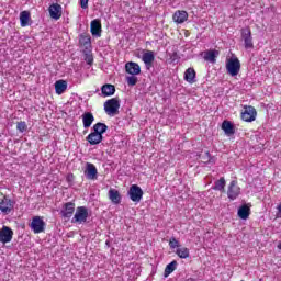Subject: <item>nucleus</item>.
I'll return each mask as SVG.
<instances>
[{
	"label": "nucleus",
	"instance_id": "obj_1",
	"mask_svg": "<svg viewBox=\"0 0 281 281\" xmlns=\"http://www.w3.org/2000/svg\"><path fill=\"white\" fill-rule=\"evenodd\" d=\"M89 218V209L87 206H78L71 218V223L75 225H85Z\"/></svg>",
	"mask_w": 281,
	"mask_h": 281
},
{
	"label": "nucleus",
	"instance_id": "obj_2",
	"mask_svg": "<svg viewBox=\"0 0 281 281\" xmlns=\"http://www.w3.org/2000/svg\"><path fill=\"white\" fill-rule=\"evenodd\" d=\"M226 71L228 76L235 77L240 74V60L238 57H231L226 60Z\"/></svg>",
	"mask_w": 281,
	"mask_h": 281
},
{
	"label": "nucleus",
	"instance_id": "obj_3",
	"mask_svg": "<svg viewBox=\"0 0 281 281\" xmlns=\"http://www.w3.org/2000/svg\"><path fill=\"white\" fill-rule=\"evenodd\" d=\"M104 111L108 115H117V113H120V100L113 98L105 101Z\"/></svg>",
	"mask_w": 281,
	"mask_h": 281
},
{
	"label": "nucleus",
	"instance_id": "obj_4",
	"mask_svg": "<svg viewBox=\"0 0 281 281\" xmlns=\"http://www.w3.org/2000/svg\"><path fill=\"white\" fill-rule=\"evenodd\" d=\"M16 202L12 201L8 196H4L0 201V212L3 214V216H8V214H12L14 212V205Z\"/></svg>",
	"mask_w": 281,
	"mask_h": 281
},
{
	"label": "nucleus",
	"instance_id": "obj_5",
	"mask_svg": "<svg viewBox=\"0 0 281 281\" xmlns=\"http://www.w3.org/2000/svg\"><path fill=\"white\" fill-rule=\"evenodd\" d=\"M127 194L133 203H139V201H142V199L144 198V191L137 184H133L132 187H130Z\"/></svg>",
	"mask_w": 281,
	"mask_h": 281
},
{
	"label": "nucleus",
	"instance_id": "obj_6",
	"mask_svg": "<svg viewBox=\"0 0 281 281\" xmlns=\"http://www.w3.org/2000/svg\"><path fill=\"white\" fill-rule=\"evenodd\" d=\"M258 116V112L256 108L251 105H245L244 111L241 112V120L244 122H256V117Z\"/></svg>",
	"mask_w": 281,
	"mask_h": 281
},
{
	"label": "nucleus",
	"instance_id": "obj_7",
	"mask_svg": "<svg viewBox=\"0 0 281 281\" xmlns=\"http://www.w3.org/2000/svg\"><path fill=\"white\" fill-rule=\"evenodd\" d=\"M241 38L245 49H254V37H251V30L249 27L241 29Z\"/></svg>",
	"mask_w": 281,
	"mask_h": 281
},
{
	"label": "nucleus",
	"instance_id": "obj_8",
	"mask_svg": "<svg viewBox=\"0 0 281 281\" xmlns=\"http://www.w3.org/2000/svg\"><path fill=\"white\" fill-rule=\"evenodd\" d=\"M227 196L231 201H236L240 196V187L236 180L231 181L228 186Z\"/></svg>",
	"mask_w": 281,
	"mask_h": 281
},
{
	"label": "nucleus",
	"instance_id": "obj_9",
	"mask_svg": "<svg viewBox=\"0 0 281 281\" xmlns=\"http://www.w3.org/2000/svg\"><path fill=\"white\" fill-rule=\"evenodd\" d=\"M75 212H76V203L67 202L63 204L60 210V215L63 216V218H71Z\"/></svg>",
	"mask_w": 281,
	"mask_h": 281
},
{
	"label": "nucleus",
	"instance_id": "obj_10",
	"mask_svg": "<svg viewBox=\"0 0 281 281\" xmlns=\"http://www.w3.org/2000/svg\"><path fill=\"white\" fill-rule=\"evenodd\" d=\"M14 236V232L12 228L8 226H2V229H0V243L3 245H7V243H12V238Z\"/></svg>",
	"mask_w": 281,
	"mask_h": 281
},
{
	"label": "nucleus",
	"instance_id": "obj_11",
	"mask_svg": "<svg viewBox=\"0 0 281 281\" xmlns=\"http://www.w3.org/2000/svg\"><path fill=\"white\" fill-rule=\"evenodd\" d=\"M31 229H33L34 234H41L45 232V222L41 216L33 217L31 222Z\"/></svg>",
	"mask_w": 281,
	"mask_h": 281
},
{
	"label": "nucleus",
	"instance_id": "obj_12",
	"mask_svg": "<svg viewBox=\"0 0 281 281\" xmlns=\"http://www.w3.org/2000/svg\"><path fill=\"white\" fill-rule=\"evenodd\" d=\"M50 19L58 21L63 16V7L58 3H53L48 8Z\"/></svg>",
	"mask_w": 281,
	"mask_h": 281
},
{
	"label": "nucleus",
	"instance_id": "obj_13",
	"mask_svg": "<svg viewBox=\"0 0 281 281\" xmlns=\"http://www.w3.org/2000/svg\"><path fill=\"white\" fill-rule=\"evenodd\" d=\"M142 60L147 70L153 69V63H155V52L146 50L142 56Z\"/></svg>",
	"mask_w": 281,
	"mask_h": 281
},
{
	"label": "nucleus",
	"instance_id": "obj_14",
	"mask_svg": "<svg viewBox=\"0 0 281 281\" xmlns=\"http://www.w3.org/2000/svg\"><path fill=\"white\" fill-rule=\"evenodd\" d=\"M125 71L130 76H139L142 74V67L135 61H128L125 64Z\"/></svg>",
	"mask_w": 281,
	"mask_h": 281
},
{
	"label": "nucleus",
	"instance_id": "obj_15",
	"mask_svg": "<svg viewBox=\"0 0 281 281\" xmlns=\"http://www.w3.org/2000/svg\"><path fill=\"white\" fill-rule=\"evenodd\" d=\"M85 175L87 179H90V181H95V179H98V168H95V165L87 162Z\"/></svg>",
	"mask_w": 281,
	"mask_h": 281
},
{
	"label": "nucleus",
	"instance_id": "obj_16",
	"mask_svg": "<svg viewBox=\"0 0 281 281\" xmlns=\"http://www.w3.org/2000/svg\"><path fill=\"white\" fill-rule=\"evenodd\" d=\"M90 32L92 36H95L97 38H100V36H102V23L100 22V20L95 19L91 21Z\"/></svg>",
	"mask_w": 281,
	"mask_h": 281
},
{
	"label": "nucleus",
	"instance_id": "obj_17",
	"mask_svg": "<svg viewBox=\"0 0 281 281\" xmlns=\"http://www.w3.org/2000/svg\"><path fill=\"white\" fill-rule=\"evenodd\" d=\"M220 52L216 49H209L201 53V56L206 60V63H216Z\"/></svg>",
	"mask_w": 281,
	"mask_h": 281
},
{
	"label": "nucleus",
	"instance_id": "obj_18",
	"mask_svg": "<svg viewBox=\"0 0 281 281\" xmlns=\"http://www.w3.org/2000/svg\"><path fill=\"white\" fill-rule=\"evenodd\" d=\"M87 142H89V144L91 146H98V144H100L103 139V136L101 134H99L98 132H92L87 136Z\"/></svg>",
	"mask_w": 281,
	"mask_h": 281
},
{
	"label": "nucleus",
	"instance_id": "obj_19",
	"mask_svg": "<svg viewBox=\"0 0 281 281\" xmlns=\"http://www.w3.org/2000/svg\"><path fill=\"white\" fill-rule=\"evenodd\" d=\"M109 199L114 205H120V203H122V194L115 189L109 190Z\"/></svg>",
	"mask_w": 281,
	"mask_h": 281
},
{
	"label": "nucleus",
	"instance_id": "obj_20",
	"mask_svg": "<svg viewBox=\"0 0 281 281\" xmlns=\"http://www.w3.org/2000/svg\"><path fill=\"white\" fill-rule=\"evenodd\" d=\"M101 92L103 98H109L111 95H115V86L111 83H105L101 87Z\"/></svg>",
	"mask_w": 281,
	"mask_h": 281
},
{
	"label": "nucleus",
	"instance_id": "obj_21",
	"mask_svg": "<svg viewBox=\"0 0 281 281\" xmlns=\"http://www.w3.org/2000/svg\"><path fill=\"white\" fill-rule=\"evenodd\" d=\"M81 117L83 122V128H89L91 124H93V122L95 121V117L91 112H85Z\"/></svg>",
	"mask_w": 281,
	"mask_h": 281
},
{
	"label": "nucleus",
	"instance_id": "obj_22",
	"mask_svg": "<svg viewBox=\"0 0 281 281\" xmlns=\"http://www.w3.org/2000/svg\"><path fill=\"white\" fill-rule=\"evenodd\" d=\"M175 23L181 24L188 21V12L187 11H176L173 13Z\"/></svg>",
	"mask_w": 281,
	"mask_h": 281
},
{
	"label": "nucleus",
	"instance_id": "obj_23",
	"mask_svg": "<svg viewBox=\"0 0 281 281\" xmlns=\"http://www.w3.org/2000/svg\"><path fill=\"white\" fill-rule=\"evenodd\" d=\"M55 91L57 95H63L65 91H67V81L65 80H58L55 82Z\"/></svg>",
	"mask_w": 281,
	"mask_h": 281
},
{
	"label": "nucleus",
	"instance_id": "obj_24",
	"mask_svg": "<svg viewBox=\"0 0 281 281\" xmlns=\"http://www.w3.org/2000/svg\"><path fill=\"white\" fill-rule=\"evenodd\" d=\"M30 11H22L20 13V25L21 27H27L30 25Z\"/></svg>",
	"mask_w": 281,
	"mask_h": 281
},
{
	"label": "nucleus",
	"instance_id": "obj_25",
	"mask_svg": "<svg viewBox=\"0 0 281 281\" xmlns=\"http://www.w3.org/2000/svg\"><path fill=\"white\" fill-rule=\"evenodd\" d=\"M222 130L224 131L225 135H234V133H236L234 124H232L229 121H224L222 123Z\"/></svg>",
	"mask_w": 281,
	"mask_h": 281
},
{
	"label": "nucleus",
	"instance_id": "obj_26",
	"mask_svg": "<svg viewBox=\"0 0 281 281\" xmlns=\"http://www.w3.org/2000/svg\"><path fill=\"white\" fill-rule=\"evenodd\" d=\"M239 218H241L243 221H247L249 218V214H250V209L249 206L247 205H241L239 209H238V212H237Z\"/></svg>",
	"mask_w": 281,
	"mask_h": 281
},
{
	"label": "nucleus",
	"instance_id": "obj_27",
	"mask_svg": "<svg viewBox=\"0 0 281 281\" xmlns=\"http://www.w3.org/2000/svg\"><path fill=\"white\" fill-rule=\"evenodd\" d=\"M92 131L99 135H104V133L109 131V126H106L104 123H97L93 125Z\"/></svg>",
	"mask_w": 281,
	"mask_h": 281
},
{
	"label": "nucleus",
	"instance_id": "obj_28",
	"mask_svg": "<svg viewBox=\"0 0 281 281\" xmlns=\"http://www.w3.org/2000/svg\"><path fill=\"white\" fill-rule=\"evenodd\" d=\"M194 78H196V71L194 68H188L184 72V80L192 83L194 82Z\"/></svg>",
	"mask_w": 281,
	"mask_h": 281
},
{
	"label": "nucleus",
	"instance_id": "obj_29",
	"mask_svg": "<svg viewBox=\"0 0 281 281\" xmlns=\"http://www.w3.org/2000/svg\"><path fill=\"white\" fill-rule=\"evenodd\" d=\"M176 254L178 255V258H181L183 260L190 258V249L186 247L177 248Z\"/></svg>",
	"mask_w": 281,
	"mask_h": 281
},
{
	"label": "nucleus",
	"instance_id": "obj_30",
	"mask_svg": "<svg viewBox=\"0 0 281 281\" xmlns=\"http://www.w3.org/2000/svg\"><path fill=\"white\" fill-rule=\"evenodd\" d=\"M225 186H226L225 178L222 177L217 181H215L213 190H217L218 192H224L225 191Z\"/></svg>",
	"mask_w": 281,
	"mask_h": 281
},
{
	"label": "nucleus",
	"instance_id": "obj_31",
	"mask_svg": "<svg viewBox=\"0 0 281 281\" xmlns=\"http://www.w3.org/2000/svg\"><path fill=\"white\" fill-rule=\"evenodd\" d=\"M177 265L178 263L176 260H173L169 265H167L165 268L164 277L168 278V276H170V273H172L177 269Z\"/></svg>",
	"mask_w": 281,
	"mask_h": 281
},
{
	"label": "nucleus",
	"instance_id": "obj_32",
	"mask_svg": "<svg viewBox=\"0 0 281 281\" xmlns=\"http://www.w3.org/2000/svg\"><path fill=\"white\" fill-rule=\"evenodd\" d=\"M80 45H83V47H89L91 45V37L81 35L79 40Z\"/></svg>",
	"mask_w": 281,
	"mask_h": 281
},
{
	"label": "nucleus",
	"instance_id": "obj_33",
	"mask_svg": "<svg viewBox=\"0 0 281 281\" xmlns=\"http://www.w3.org/2000/svg\"><path fill=\"white\" fill-rule=\"evenodd\" d=\"M136 75H131L128 77H126V82L128 85V87H135V85H137V77H135Z\"/></svg>",
	"mask_w": 281,
	"mask_h": 281
},
{
	"label": "nucleus",
	"instance_id": "obj_34",
	"mask_svg": "<svg viewBox=\"0 0 281 281\" xmlns=\"http://www.w3.org/2000/svg\"><path fill=\"white\" fill-rule=\"evenodd\" d=\"M16 130L20 133H25V131H27V124L24 121L18 122L16 123Z\"/></svg>",
	"mask_w": 281,
	"mask_h": 281
},
{
	"label": "nucleus",
	"instance_id": "obj_35",
	"mask_svg": "<svg viewBox=\"0 0 281 281\" xmlns=\"http://www.w3.org/2000/svg\"><path fill=\"white\" fill-rule=\"evenodd\" d=\"M169 247L170 249H177V247H181V245L179 244V240H177V238L171 237L169 239Z\"/></svg>",
	"mask_w": 281,
	"mask_h": 281
},
{
	"label": "nucleus",
	"instance_id": "obj_36",
	"mask_svg": "<svg viewBox=\"0 0 281 281\" xmlns=\"http://www.w3.org/2000/svg\"><path fill=\"white\" fill-rule=\"evenodd\" d=\"M79 5L82 10H87L89 8V0H79Z\"/></svg>",
	"mask_w": 281,
	"mask_h": 281
},
{
	"label": "nucleus",
	"instance_id": "obj_37",
	"mask_svg": "<svg viewBox=\"0 0 281 281\" xmlns=\"http://www.w3.org/2000/svg\"><path fill=\"white\" fill-rule=\"evenodd\" d=\"M86 63H87V65H93V56L87 55L86 56Z\"/></svg>",
	"mask_w": 281,
	"mask_h": 281
},
{
	"label": "nucleus",
	"instance_id": "obj_38",
	"mask_svg": "<svg viewBox=\"0 0 281 281\" xmlns=\"http://www.w3.org/2000/svg\"><path fill=\"white\" fill-rule=\"evenodd\" d=\"M171 63H179V55L177 53L171 55Z\"/></svg>",
	"mask_w": 281,
	"mask_h": 281
},
{
	"label": "nucleus",
	"instance_id": "obj_39",
	"mask_svg": "<svg viewBox=\"0 0 281 281\" xmlns=\"http://www.w3.org/2000/svg\"><path fill=\"white\" fill-rule=\"evenodd\" d=\"M186 281H196L194 278H188Z\"/></svg>",
	"mask_w": 281,
	"mask_h": 281
},
{
	"label": "nucleus",
	"instance_id": "obj_40",
	"mask_svg": "<svg viewBox=\"0 0 281 281\" xmlns=\"http://www.w3.org/2000/svg\"><path fill=\"white\" fill-rule=\"evenodd\" d=\"M206 156L210 157V153L209 151L206 153Z\"/></svg>",
	"mask_w": 281,
	"mask_h": 281
}]
</instances>
